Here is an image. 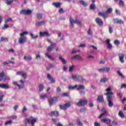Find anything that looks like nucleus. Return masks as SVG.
<instances>
[{
    "label": "nucleus",
    "mask_w": 126,
    "mask_h": 126,
    "mask_svg": "<svg viewBox=\"0 0 126 126\" xmlns=\"http://www.w3.org/2000/svg\"><path fill=\"white\" fill-rule=\"evenodd\" d=\"M79 94H80V95H84V94H85V91H80L79 92Z\"/></svg>",
    "instance_id": "bf43d9fd"
},
{
    "label": "nucleus",
    "mask_w": 126,
    "mask_h": 126,
    "mask_svg": "<svg viewBox=\"0 0 126 126\" xmlns=\"http://www.w3.org/2000/svg\"><path fill=\"white\" fill-rule=\"evenodd\" d=\"M56 46H57V44L56 43L51 44L47 49L48 52H51V51H53L54 48H55Z\"/></svg>",
    "instance_id": "1a4fd4ad"
},
{
    "label": "nucleus",
    "mask_w": 126,
    "mask_h": 126,
    "mask_svg": "<svg viewBox=\"0 0 126 126\" xmlns=\"http://www.w3.org/2000/svg\"><path fill=\"white\" fill-rule=\"evenodd\" d=\"M70 106H71L70 103L68 102L63 105H60V108L61 110H66V109H67V108H69Z\"/></svg>",
    "instance_id": "0eeeda50"
},
{
    "label": "nucleus",
    "mask_w": 126,
    "mask_h": 126,
    "mask_svg": "<svg viewBox=\"0 0 126 126\" xmlns=\"http://www.w3.org/2000/svg\"><path fill=\"white\" fill-rule=\"evenodd\" d=\"M80 52V50H74L73 49V50L71 51V53L72 55H73V54H75V53H77V52Z\"/></svg>",
    "instance_id": "09e8293b"
},
{
    "label": "nucleus",
    "mask_w": 126,
    "mask_h": 126,
    "mask_svg": "<svg viewBox=\"0 0 126 126\" xmlns=\"http://www.w3.org/2000/svg\"><path fill=\"white\" fill-rule=\"evenodd\" d=\"M94 126H101V125L100 124V123L98 122L94 123Z\"/></svg>",
    "instance_id": "338daca9"
},
{
    "label": "nucleus",
    "mask_w": 126,
    "mask_h": 126,
    "mask_svg": "<svg viewBox=\"0 0 126 126\" xmlns=\"http://www.w3.org/2000/svg\"><path fill=\"white\" fill-rule=\"evenodd\" d=\"M26 42H27V37L26 36H21L18 39V43L20 45H23Z\"/></svg>",
    "instance_id": "20e7f679"
},
{
    "label": "nucleus",
    "mask_w": 126,
    "mask_h": 126,
    "mask_svg": "<svg viewBox=\"0 0 126 126\" xmlns=\"http://www.w3.org/2000/svg\"><path fill=\"white\" fill-rule=\"evenodd\" d=\"M8 63H12V64H13V63H14V62H12V61H9V63H7L6 62H3L2 63V64L4 65H6L7 64H8Z\"/></svg>",
    "instance_id": "a19ab883"
},
{
    "label": "nucleus",
    "mask_w": 126,
    "mask_h": 126,
    "mask_svg": "<svg viewBox=\"0 0 126 126\" xmlns=\"http://www.w3.org/2000/svg\"><path fill=\"white\" fill-rule=\"evenodd\" d=\"M107 93L105 94V95H107V102L108 103V106L110 108H112L114 106V103H113V97L112 95H113V92H111V88H108L106 89Z\"/></svg>",
    "instance_id": "f257e3e1"
},
{
    "label": "nucleus",
    "mask_w": 126,
    "mask_h": 126,
    "mask_svg": "<svg viewBox=\"0 0 126 126\" xmlns=\"http://www.w3.org/2000/svg\"><path fill=\"white\" fill-rule=\"evenodd\" d=\"M77 124L78 126H83V124H82L81 121L79 119L77 120Z\"/></svg>",
    "instance_id": "ea45409f"
},
{
    "label": "nucleus",
    "mask_w": 126,
    "mask_h": 126,
    "mask_svg": "<svg viewBox=\"0 0 126 126\" xmlns=\"http://www.w3.org/2000/svg\"><path fill=\"white\" fill-rule=\"evenodd\" d=\"M88 103V101L86 99H80L79 102L76 103L77 106H85Z\"/></svg>",
    "instance_id": "39448f33"
},
{
    "label": "nucleus",
    "mask_w": 126,
    "mask_h": 126,
    "mask_svg": "<svg viewBox=\"0 0 126 126\" xmlns=\"http://www.w3.org/2000/svg\"><path fill=\"white\" fill-rule=\"evenodd\" d=\"M59 60L62 62V63H63V64H65V63H66V61L65 60H64V59L62 57H59Z\"/></svg>",
    "instance_id": "473e14b6"
},
{
    "label": "nucleus",
    "mask_w": 126,
    "mask_h": 126,
    "mask_svg": "<svg viewBox=\"0 0 126 126\" xmlns=\"http://www.w3.org/2000/svg\"><path fill=\"white\" fill-rule=\"evenodd\" d=\"M117 96L118 97H120V98H122L123 97V94L122 93H118Z\"/></svg>",
    "instance_id": "4d7b16f0"
},
{
    "label": "nucleus",
    "mask_w": 126,
    "mask_h": 126,
    "mask_svg": "<svg viewBox=\"0 0 126 126\" xmlns=\"http://www.w3.org/2000/svg\"><path fill=\"white\" fill-rule=\"evenodd\" d=\"M70 20V24L71 26V28H73L74 24H79V25H81V21L78 20H73L72 19L71 17L69 18Z\"/></svg>",
    "instance_id": "f03ea898"
},
{
    "label": "nucleus",
    "mask_w": 126,
    "mask_h": 126,
    "mask_svg": "<svg viewBox=\"0 0 126 126\" xmlns=\"http://www.w3.org/2000/svg\"><path fill=\"white\" fill-rule=\"evenodd\" d=\"M115 45H120V41L118 40H116L114 41Z\"/></svg>",
    "instance_id": "13d9d810"
},
{
    "label": "nucleus",
    "mask_w": 126,
    "mask_h": 126,
    "mask_svg": "<svg viewBox=\"0 0 126 126\" xmlns=\"http://www.w3.org/2000/svg\"><path fill=\"white\" fill-rule=\"evenodd\" d=\"M13 85H15L16 86H18L19 89H22L23 88H24V85H19L18 83H17V82L14 81L13 82Z\"/></svg>",
    "instance_id": "ddd939ff"
},
{
    "label": "nucleus",
    "mask_w": 126,
    "mask_h": 126,
    "mask_svg": "<svg viewBox=\"0 0 126 126\" xmlns=\"http://www.w3.org/2000/svg\"><path fill=\"white\" fill-rule=\"evenodd\" d=\"M45 56L47 58L51 60V61H55V59L51 56V55L49 54V53H46Z\"/></svg>",
    "instance_id": "bb28decb"
},
{
    "label": "nucleus",
    "mask_w": 126,
    "mask_h": 126,
    "mask_svg": "<svg viewBox=\"0 0 126 126\" xmlns=\"http://www.w3.org/2000/svg\"><path fill=\"white\" fill-rule=\"evenodd\" d=\"M20 14H24L25 15H30L32 13V10L29 9H23L20 12Z\"/></svg>",
    "instance_id": "423d86ee"
},
{
    "label": "nucleus",
    "mask_w": 126,
    "mask_h": 126,
    "mask_svg": "<svg viewBox=\"0 0 126 126\" xmlns=\"http://www.w3.org/2000/svg\"><path fill=\"white\" fill-rule=\"evenodd\" d=\"M109 33H110V34H111V33H113V28H112V27H109Z\"/></svg>",
    "instance_id": "0e129e2a"
},
{
    "label": "nucleus",
    "mask_w": 126,
    "mask_h": 126,
    "mask_svg": "<svg viewBox=\"0 0 126 126\" xmlns=\"http://www.w3.org/2000/svg\"><path fill=\"white\" fill-rule=\"evenodd\" d=\"M12 122H11V121H6L5 123V126H7V125H11V124H12Z\"/></svg>",
    "instance_id": "8fccbe9b"
},
{
    "label": "nucleus",
    "mask_w": 126,
    "mask_h": 126,
    "mask_svg": "<svg viewBox=\"0 0 126 126\" xmlns=\"http://www.w3.org/2000/svg\"><path fill=\"white\" fill-rule=\"evenodd\" d=\"M9 53H15V51L13 49H10L8 50Z\"/></svg>",
    "instance_id": "69168bd1"
},
{
    "label": "nucleus",
    "mask_w": 126,
    "mask_h": 126,
    "mask_svg": "<svg viewBox=\"0 0 126 126\" xmlns=\"http://www.w3.org/2000/svg\"><path fill=\"white\" fill-rule=\"evenodd\" d=\"M77 85H75L74 86H69L68 89L71 90H74V89H75V88H77Z\"/></svg>",
    "instance_id": "72a5a7b5"
},
{
    "label": "nucleus",
    "mask_w": 126,
    "mask_h": 126,
    "mask_svg": "<svg viewBox=\"0 0 126 126\" xmlns=\"http://www.w3.org/2000/svg\"><path fill=\"white\" fill-rule=\"evenodd\" d=\"M95 22L99 25V26H102V25L104 24V22H103L102 20L99 18H96L95 19Z\"/></svg>",
    "instance_id": "9d476101"
},
{
    "label": "nucleus",
    "mask_w": 126,
    "mask_h": 126,
    "mask_svg": "<svg viewBox=\"0 0 126 126\" xmlns=\"http://www.w3.org/2000/svg\"><path fill=\"white\" fill-rule=\"evenodd\" d=\"M98 15H101V16H103L104 18H106V17H108V14L107 12H99L98 13Z\"/></svg>",
    "instance_id": "aec40b11"
},
{
    "label": "nucleus",
    "mask_w": 126,
    "mask_h": 126,
    "mask_svg": "<svg viewBox=\"0 0 126 126\" xmlns=\"http://www.w3.org/2000/svg\"><path fill=\"white\" fill-rule=\"evenodd\" d=\"M30 35L32 39H37V38H38V35H34V34L32 32L30 33Z\"/></svg>",
    "instance_id": "f704fd0d"
},
{
    "label": "nucleus",
    "mask_w": 126,
    "mask_h": 126,
    "mask_svg": "<svg viewBox=\"0 0 126 126\" xmlns=\"http://www.w3.org/2000/svg\"><path fill=\"white\" fill-rule=\"evenodd\" d=\"M47 97H48L47 94H42L40 95V98L42 100H45Z\"/></svg>",
    "instance_id": "393cba45"
},
{
    "label": "nucleus",
    "mask_w": 126,
    "mask_h": 126,
    "mask_svg": "<svg viewBox=\"0 0 126 126\" xmlns=\"http://www.w3.org/2000/svg\"><path fill=\"white\" fill-rule=\"evenodd\" d=\"M107 81L108 79H107L106 77H104L100 79V82H102L103 83H105V82H107Z\"/></svg>",
    "instance_id": "c9c22d12"
},
{
    "label": "nucleus",
    "mask_w": 126,
    "mask_h": 126,
    "mask_svg": "<svg viewBox=\"0 0 126 126\" xmlns=\"http://www.w3.org/2000/svg\"><path fill=\"white\" fill-rule=\"evenodd\" d=\"M45 23H46V22L45 21H41L37 22H36V23L35 24V26H36L37 27H39L40 26H42V25H44V24H45Z\"/></svg>",
    "instance_id": "2eb2a0df"
},
{
    "label": "nucleus",
    "mask_w": 126,
    "mask_h": 126,
    "mask_svg": "<svg viewBox=\"0 0 126 126\" xmlns=\"http://www.w3.org/2000/svg\"><path fill=\"white\" fill-rule=\"evenodd\" d=\"M72 79L73 80H76V81H84V79L82 76H79L78 75H71Z\"/></svg>",
    "instance_id": "7ed1b4c3"
},
{
    "label": "nucleus",
    "mask_w": 126,
    "mask_h": 126,
    "mask_svg": "<svg viewBox=\"0 0 126 126\" xmlns=\"http://www.w3.org/2000/svg\"><path fill=\"white\" fill-rule=\"evenodd\" d=\"M24 59L26 61H31V60L32 59V57H31V56H28V57L24 56Z\"/></svg>",
    "instance_id": "4c0bfd02"
},
{
    "label": "nucleus",
    "mask_w": 126,
    "mask_h": 126,
    "mask_svg": "<svg viewBox=\"0 0 126 126\" xmlns=\"http://www.w3.org/2000/svg\"><path fill=\"white\" fill-rule=\"evenodd\" d=\"M119 4L121 5H125V3L124 2V1H123L122 0H120Z\"/></svg>",
    "instance_id": "052dcab7"
},
{
    "label": "nucleus",
    "mask_w": 126,
    "mask_h": 126,
    "mask_svg": "<svg viewBox=\"0 0 126 126\" xmlns=\"http://www.w3.org/2000/svg\"><path fill=\"white\" fill-rule=\"evenodd\" d=\"M99 72H104V68L98 69Z\"/></svg>",
    "instance_id": "e2e57ef3"
},
{
    "label": "nucleus",
    "mask_w": 126,
    "mask_h": 126,
    "mask_svg": "<svg viewBox=\"0 0 126 126\" xmlns=\"http://www.w3.org/2000/svg\"><path fill=\"white\" fill-rule=\"evenodd\" d=\"M104 72H109L110 71V67H105L103 68Z\"/></svg>",
    "instance_id": "79ce46f5"
},
{
    "label": "nucleus",
    "mask_w": 126,
    "mask_h": 126,
    "mask_svg": "<svg viewBox=\"0 0 126 126\" xmlns=\"http://www.w3.org/2000/svg\"><path fill=\"white\" fill-rule=\"evenodd\" d=\"M12 20L11 19V18H9L8 19H6L5 20V23H7V22H9V21H12Z\"/></svg>",
    "instance_id": "680f3d73"
},
{
    "label": "nucleus",
    "mask_w": 126,
    "mask_h": 126,
    "mask_svg": "<svg viewBox=\"0 0 126 126\" xmlns=\"http://www.w3.org/2000/svg\"><path fill=\"white\" fill-rule=\"evenodd\" d=\"M8 27H9V26L8 25H7L6 24H5L4 25V27L2 28V29H7V28H8Z\"/></svg>",
    "instance_id": "864d4df0"
},
{
    "label": "nucleus",
    "mask_w": 126,
    "mask_h": 126,
    "mask_svg": "<svg viewBox=\"0 0 126 126\" xmlns=\"http://www.w3.org/2000/svg\"><path fill=\"white\" fill-rule=\"evenodd\" d=\"M114 23H118V24H124V21L118 19H114Z\"/></svg>",
    "instance_id": "6ab92c4d"
},
{
    "label": "nucleus",
    "mask_w": 126,
    "mask_h": 126,
    "mask_svg": "<svg viewBox=\"0 0 126 126\" xmlns=\"http://www.w3.org/2000/svg\"><path fill=\"white\" fill-rule=\"evenodd\" d=\"M101 122L102 123H105L107 125H110V124H111V120L110 119L105 118H103V119H102Z\"/></svg>",
    "instance_id": "f8f14e48"
},
{
    "label": "nucleus",
    "mask_w": 126,
    "mask_h": 126,
    "mask_svg": "<svg viewBox=\"0 0 126 126\" xmlns=\"http://www.w3.org/2000/svg\"><path fill=\"white\" fill-rule=\"evenodd\" d=\"M44 85L40 84L39 85V92H41V91H43V90H44Z\"/></svg>",
    "instance_id": "7c9ffc66"
},
{
    "label": "nucleus",
    "mask_w": 126,
    "mask_h": 126,
    "mask_svg": "<svg viewBox=\"0 0 126 126\" xmlns=\"http://www.w3.org/2000/svg\"><path fill=\"white\" fill-rule=\"evenodd\" d=\"M36 16L38 19H41L43 16V15L41 13H38L36 14Z\"/></svg>",
    "instance_id": "de8ad7c7"
},
{
    "label": "nucleus",
    "mask_w": 126,
    "mask_h": 126,
    "mask_svg": "<svg viewBox=\"0 0 126 126\" xmlns=\"http://www.w3.org/2000/svg\"><path fill=\"white\" fill-rule=\"evenodd\" d=\"M119 61L121 63H125V61L124 60V59L125 58V55L124 54H121L119 55Z\"/></svg>",
    "instance_id": "4468645a"
},
{
    "label": "nucleus",
    "mask_w": 126,
    "mask_h": 126,
    "mask_svg": "<svg viewBox=\"0 0 126 126\" xmlns=\"http://www.w3.org/2000/svg\"><path fill=\"white\" fill-rule=\"evenodd\" d=\"M27 121L29 123L31 122L32 125L33 126V125H34V124L36 123V120L35 119H33L32 120L30 119H27Z\"/></svg>",
    "instance_id": "cd10ccee"
},
{
    "label": "nucleus",
    "mask_w": 126,
    "mask_h": 126,
    "mask_svg": "<svg viewBox=\"0 0 126 126\" xmlns=\"http://www.w3.org/2000/svg\"><path fill=\"white\" fill-rule=\"evenodd\" d=\"M59 13H63V12H64L63 11V8H61L59 9Z\"/></svg>",
    "instance_id": "774afa93"
},
{
    "label": "nucleus",
    "mask_w": 126,
    "mask_h": 126,
    "mask_svg": "<svg viewBox=\"0 0 126 126\" xmlns=\"http://www.w3.org/2000/svg\"><path fill=\"white\" fill-rule=\"evenodd\" d=\"M17 74L23 76L24 78H27V74L23 71L17 72Z\"/></svg>",
    "instance_id": "6e6552de"
},
{
    "label": "nucleus",
    "mask_w": 126,
    "mask_h": 126,
    "mask_svg": "<svg viewBox=\"0 0 126 126\" xmlns=\"http://www.w3.org/2000/svg\"><path fill=\"white\" fill-rule=\"evenodd\" d=\"M117 72H118L119 76H121V77H123V78H124L125 77L124 75L120 71H118Z\"/></svg>",
    "instance_id": "3c124183"
},
{
    "label": "nucleus",
    "mask_w": 126,
    "mask_h": 126,
    "mask_svg": "<svg viewBox=\"0 0 126 126\" xmlns=\"http://www.w3.org/2000/svg\"><path fill=\"white\" fill-rule=\"evenodd\" d=\"M4 72H1L0 73V80H3L4 78Z\"/></svg>",
    "instance_id": "2f4dec72"
},
{
    "label": "nucleus",
    "mask_w": 126,
    "mask_h": 126,
    "mask_svg": "<svg viewBox=\"0 0 126 126\" xmlns=\"http://www.w3.org/2000/svg\"><path fill=\"white\" fill-rule=\"evenodd\" d=\"M13 2V0H11L9 1H6L5 2V3L7 4V5H10V4H11V3H12Z\"/></svg>",
    "instance_id": "a18cd8bd"
},
{
    "label": "nucleus",
    "mask_w": 126,
    "mask_h": 126,
    "mask_svg": "<svg viewBox=\"0 0 126 126\" xmlns=\"http://www.w3.org/2000/svg\"><path fill=\"white\" fill-rule=\"evenodd\" d=\"M47 78L48 79H49V80H50V83L53 84L56 82V80H55V79L53 78V77H52L51 74H47Z\"/></svg>",
    "instance_id": "9b49d317"
},
{
    "label": "nucleus",
    "mask_w": 126,
    "mask_h": 126,
    "mask_svg": "<svg viewBox=\"0 0 126 126\" xmlns=\"http://www.w3.org/2000/svg\"><path fill=\"white\" fill-rule=\"evenodd\" d=\"M112 11H113V9H112V8H109L107 9L106 12L107 14H108L109 13H111Z\"/></svg>",
    "instance_id": "49530a36"
},
{
    "label": "nucleus",
    "mask_w": 126,
    "mask_h": 126,
    "mask_svg": "<svg viewBox=\"0 0 126 126\" xmlns=\"http://www.w3.org/2000/svg\"><path fill=\"white\" fill-rule=\"evenodd\" d=\"M97 101H98L100 103H102L104 102V98L103 97V95H99L97 97Z\"/></svg>",
    "instance_id": "b1692460"
},
{
    "label": "nucleus",
    "mask_w": 126,
    "mask_h": 126,
    "mask_svg": "<svg viewBox=\"0 0 126 126\" xmlns=\"http://www.w3.org/2000/svg\"><path fill=\"white\" fill-rule=\"evenodd\" d=\"M69 95V94H68V93H66L62 94L61 96L62 97H68Z\"/></svg>",
    "instance_id": "c03bdc74"
},
{
    "label": "nucleus",
    "mask_w": 126,
    "mask_h": 126,
    "mask_svg": "<svg viewBox=\"0 0 126 126\" xmlns=\"http://www.w3.org/2000/svg\"><path fill=\"white\" fill-rule=\"evenodd\" d=\"M74 69V65H72L71 66L69 69V71H72Z\"/></svg>",
    "instance_id": "603ef678"
},
{
    "label": "nucleus",
    "mask_w": 126,
    "mask_h": 126,
    "mask_svg": "<svg viewBox=\"0 0 126 126\" xmlns=\"http://www.w3.org/2000/svg\"><path fill=\"white\" fill-rule=\"evenodd\" d=\"M4 80H10V78H9V77L5 75L4 77Z\"/></svg>",
    "instance_id": "5fc2aeb1"
},
{
    "label": "nucleus",
    "mask_w": 126,
    "mask_h": 126,
    "mask_svg": "<svg viewBox=\"0 0 126 126\" xmlns=\"http://www.w3.org/2000/svg\"><path fill=\"white\" fill-rule=\"evenodd\" d=\"M53 5H54L56 6V7H61V3H57V2H54L53 3Z\"/></svg>",
    "instance_id": "e433bc0d"
},
{
    "label": "nucleus",
    "mask_w": 126,
    "mask_h": 126,
    "mask_svg": "<svg viewBox=\"0 0 126 126\" xmlns=\"http://www.w3.org/2000/svg\"><path fill=\"white\" fill-rule=\"evenodd\" d=\"M29 33V32L27 31H25L23 32H21V33H20V36H23V37H25V35H28V34Z\"/></svg>",
    "instance_id": "c85d7f7f"
},
{
    "label": "nucleus",
    "mask_w": 126,
    "mask_h": 126,
    "mask_svg": "<svg viewBox=\"0 0 126 126\" xmlns=\"http://www.w3.org/2000/svg\"><path fill=\"white\" fill-rule=\"evenodd\" d=\"M79 47L80 48H85L86 47V45H85V44H80Z\"/></svg>",
    "instance_id": "6e6d98bb"
},
{
    "label": "nucleus",
    "mask_w": 126,
    "mask_h": 126,
    "mask_svg": "<svg viewBox=\"0 0 126 126\" xmlns=\"http://www.w3.org/2000/svg\"><path fill=\"white\" fill-rule=\"evenodd\" d=\"M39 35L40 37H44V36H50V34H49V32H40L39 33Z\"/></svg>",
    "instance_id": "f3484780"
},
{
    "label": "nucleus",
    "mask_w": 126,
    "mask_h": 126,
    "mask_svg": "<svg viewBox=\"0 0 126 126\" xmlns=\"http://www.w3.org/2000/svg\"><path fill=\"white\" fill-rule=\"evenodd\" d=\"M50 116H56L58 117L59 116V112L58 111H52L50 114Z\"/></svg>",
    "instance_id": "a878e982"
},
{
    "label": "nucleus",
    "mask_w": 126,
    "mask_h": 126,
    "mask_svg": "<svg viewBox=\"0 0 126 126\" xmlns=\"http://www.w3.org/2000/svg\"><path fill=\"white\" fill-rule=\"evenodd\" d=\"M110 41L111 40L109 38L106 40V43L107 45L108 49H112V48H113V45H112V44L110 43Z\"/></svg>",
    "instance_id": "dca6fc26"
},
{
    "label": "nucleus",
    "mask_w": 126,
    "mask_h": 126,
    "mask_svg": "<svg viewBox=\"0 0 126 126\" xmlns=\"http://www.w3.org/2000/svg\"><path fill=\"white\" fill-rule=\"evenodd\" d=\"M96 8V5H95V3H92L90 5V9L91 10H94Z\"/></svg>",
    "instance_id": "c756f323"
},
{
    "label": "nucleus",
    "mask_w": 126,
    "mask_h": 126,
    "mask_svg": "<svg viewBox=\"0 0 126 126\" xmlns=\"http://www.w3.org/2000/svg\"><path fill=\"white\" fill-rule=\"evenodd\" d=\"M80 2L81 4H82V5H83V6H87V4L84 0H80Z\"/></svg>",
    "instance_id": "37998d69"
},
{
    "label": "nucleus",
    "mask_w": 126,
    "mask_h": 126,
    "mask_svg": "<svg viewBox=\"0 0 126 126\" xmlns=\"http://www.w3.org/2000/svg\"><path fill=\"white\" fill-rule=\"evenodd\" d=\"M76 89L77 90H84V89H85V87L83 85H79V86L77 85Z\"/></svg>",
    "instance_id": "412c9836"
},
{
    "label": "nucleus",
    "mask_w": 126,
    "mask_h": 126,
    "mask_svg": "<svg viewBox=\"0 0 126 126\" xmlns=\"http://www.w3.org/2000/svg\"><path fill=\"white\" fill-rule=\"evenodd\" d=\"M54 100H57V98L53 97L52 98H49L48 99V102L50 106H53V104L54 103Z\"/></svg>",
    "instance_id": "a211bd4d"
},
{
    "label": "nucleus",
    "mask_w": 126,
    "mask_h": 126,
    "mask_svg": "<svg viewBox=\"0 0 126 126\" xmlns=\"http://www.w3.org/2000/svg\"><path fill=\"white\" fill-rule=\"evenodd\" d=\"M71 59H75L76 60H78V61H82V57H81L80 56L78 55H77L74 57H72Z\"/></svg>",
    "instance_id": "4be33fe9"
},
{
    "label": "nucleus",
    "mask_w": 126,
    "mask_h": 126,
    "mask_svg": "<svg viewBox=\"0 0 126 126\" xmlns=\"http://www.w3.org/2000/svg\"><path fill=\"white\" fill-rule=\"evenodd\" d=\"M0 88H2L3 89H8L9 86L5 84H0Z\"/></svg>",
    "instance_id": "5701e85b"
},
{
    "label": "nucleus",
    "mask_w": 126,
    "mask_h": 126,
    "mask_svg": "<svg viewBox=\"0 0 126 126\" xmlns=\"http://www.w3.org/2000/svg\"><path fill=\"white\" fill-rule=\"evenodd\" d=\"M119 116L122 118V119H124L125 118V115H124V113L123 111H120L119 113Z\"/></svg>",
    "instance_id": "58836bf2"
}]
</instances>
